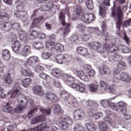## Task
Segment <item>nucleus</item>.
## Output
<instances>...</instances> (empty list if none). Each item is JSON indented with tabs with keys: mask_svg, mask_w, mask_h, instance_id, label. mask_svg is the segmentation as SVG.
<instances>
[{
	"mask_svg": "<svg viewBox=\"0 0 131 131\" xmlns=\"http://www.w3.org/2000/svg\"><path fill=\"white\" fill-rule=\"evenodd\" d=\"M89 88L91 92L92 93H98V94H104L105 92H107V93H111V94H114L118 96V93L116 90L113 87L108 86L107 83L104 81H100L99 84H90L89 85Z\"/></svg>",
	"mask_w": 131,
	"mask_h": 131,
	"instance_id": "f257e3e1",
	"label": "nucleus"
},
{
	"mask_svg": "<svg viewBox=\"0 0 131 131\" xmlns=\"http://www.w3.org/2000/svg\"><path fill=\"white\" fill-rule=\"evenodd\" d=\"M65 14H67L68 16H69V9L67 8L66 10H62L60 13V19L62 26H66L63 30V35L66 36L68 33L70 32V24H66L65 22Z\"/></svg>",
	"mask_w": 131,
	"mask_h": 131,
	"instance_id": "f03ea898",
	"label": "nucleus"
},
{
	"mask_svg": "<svg viewBox=\"0 0 131 131\" xmlns=\"http://www.w3.org/2000/svg\"><path fill=\"white\" fill-rule=\"evenodd\" d=\"M38 33L36 31H33L32 34L29 36L27 35V33L26 32L21 30L18 32L19 37L20 40L21 41H24V42H27L29 41L30 39H34L35 37H38Z\"/></svg>",
	"mask_w": 131,
	"mask_h": 131,
	"instance_id": "7ed1b4c3",
	"label": "nucleus"
},
{
	"mask_svg": "<svg viewBox=\"0 0 131 131\" xmlns=\"http://www.w3.org/2000/svg\"><path fill=\"white\" fill-rule=\"evenodd\" d=\"M40 112L42 114L39 117H36L32 119L31 121L32 124H36L38 122H41L42 121H45L46 120V115H50L52 112L51 108L48 109L40 108Z\"/></svg>",
	"mask_w": 131,
	"mask_h": 131,
	"instance_id": "20e7f679",
	"label": "nucleus"
},
{
	"mask_svg": "<svg viewBox=\"0 0 131 131\" xmlns=\"http://www.w3.org/2000/svg\"><path fill=\"white\" fill-rule=\"evenodd\" d=\"M17 103L18 104L14 110L16 113H20L22 112L23 110L25 109L26 106L28 104V99L26 97H23L20 95L17 97Z\"/></svg>",
	"mask_w": 131,
	"mask_h": 131,
	"instance_id": "39448f33",
	"label": "nucleus"
},
{
	"mask_svg": "<svg viewBox=\"0 0 131 131\" xmlns=\"http://www.w3.org/2000/svg\"><path fill=\"white\" fill-rule=\"evenodd\" d=\"M117 66V69L114 70V75L115 76L113 79L114 82H119L120 79V75H119L120 69H124L125 68V63L124 62L121 61L119 62Z\"/></svg>",
	"mask_w": 131,
	"mask_h": 131,
	"instance_id": "423d86ee",
	"label": "nucleus"
},
{
	"mask_svg": "<svg viewBox=\"0 0 131 131\" xmlns=\"http://www.w3.org/2000/svg\"><path fill=\"white\" fill-rule=\"evenodd\" d=\"M112 15H116L118 17V21L116 25V28H118V31H120V27H121V24H122V12L121 11V8L120 7H118L116 10H115L114 13L113 11L112 12Z\"/></svg>",
	"mask_w": 131,
	"mask_h": 131,
	"instance_id": "0eeeda50",
	"label": "nucleus"
},
{
	"mask_svg": "<svg viewBox=\"0 0 131 131\" xmlns=\"http://www.w3.org/2000/svg\"><path fill=\"white\" fill-rule=\"evenodd\" d=\"M73 124V122L72 121V119L68 117H66L62 118V121L59 122V126L62 130H66V129H67L68 126L72 125Z\"/></svg>",
	"mask_w": 131,
	"mask_h": 131,
	"instance_id": "6e6552de",
	"label": "nucleus"
},
{
	"mask_svg": "<svg viewBox=\"0 0 131 131\" xmlns=\"http://www.w3.org/2000/svg\"><path fill=\"white\" fill-rule=\"evenodd\" d=\"M30 101H32L30 102V104L31 105V110L28 113L29 115L26 117L27 118H29V119L31 118V116H30V115H33V114L36 113V112L38 111V106H39V103H36V102L32 100V99H31Z\"/></svg>",
	"mask_w": 131,
	"mask_h": 131,
	"instance_id": "1a4fd4ad",
	"label": "nucleus"
},
{
	"mask_svg": "<svg viewBox=\"0 0 131 131\" xmlns=\"http://www.w3.org/2000/svg\"><path fill=\"white\" fill-rule=\"evenodd\" d=\"M86 30L88 32L90 33H96L99 35V36H104V37H108L109 36V34L103 32V33L100 31L99 28H93L91 27H88Z\"/></svg>",
	"mask_w": 131,
	"mask_h": 131,
	"instance_id": "9d476101",
	"label": "nucleus"
},
{
	"mask_svg": "<svg viewBox=\"0 0 131 131\" xmlns=\"http://www.w3.org/2000/svg\"><path fill=\"white\" fill-rule=\"evenodd\" d=\"M73 72L74 74H75L76 75H77L78 77L81 79V80H83V81H85L86 82H88L89 80V77L88 76V75H86L83 71L82 70H79L78 71L76 69H73Z\"/></svg>",
	"mask_w": 131,
	"mask_h": 131,
	"instance_id": "9b49d317",
	"label": "nucleus"
},
{
	"mask_svg": "<svg viewBox=\"0 0 131 131\" xmlns=\"http://www.w3.org/2000/svg\"><path fill=\"white\" fill-rule=\"evenodd\" d=\"M8 95L9 98H14L17 97V99L18 97H20V96H21L23 98H25V97L20 94L19 89L16 86L13 87L12 90L8 92Z\"/></svg>",
	"mask_w": 131,
	"mask_h": 131,
	"instance_id": "f8f14e48",
	"label": "nucleus"
},
{
	"mask_svg": "<svg viewBox=\"0 0 131 131\" xmlns=\"http://www.w3.org/2000/svg\"><path fill=\"white\" fill-rule=\"evenodd\" d=\"M100 104L103 107H110L112 109L116 110V105L115 103L112 102L111 99H102L100 100Z\"/></svg>",
	"mask_w": 131,
	"mask_h": 131,
	"instance_id": "ddd939ff",
	"label": "nucleus"
},
{
	"mask_svg": "<svg viewBox=\"0 0 131 131\" xmlns=\"http://www.w3.org/2000/svg\"><path fill=\"white\" fill-rule=\"evenodd\" d=\"M81 20L84 23H91L92 21H95L96 17L92 13L86 14L81 16Z\"/></svg>",
	"mask_w": 131,
	"mask_h": 131,
	"instance_id": "4468645a",
	"label": "nucleus"
},
{
	"mask_svg": "<svg viewBox=\"0 0 131 131\" xmlns=\"http://www.w3.org/2000/svg\"><path fill=\"white\" fill-rule=\"evenodd\" d=\"M85 114L82 110L77 109L74 112L73 119L74 120H80L84 117Z\"/></svg>",
	"mask_w": 131,
	"mask_h": 131,
	"instance_id": "2eb2a0df",
	"label": "nucleus"
},
{
	"mask_svg": "<svg viewBox=\"0 0 131 131\" xmlns=\"http://www.w3.org/2000/svg\"><path fill=\"white\" fill-rule=\"evenodd\" d=\"M105 6H107L108 7L110 6V0H104L102 6L101 8L99 6V13L101 17H103V18L105 17V15L106 14V7H105Z\"/></svg>",
	"mask_w": 131,
	"mask_h": 131,
	"instance_id": "dca6fc26",
	"label": "nucleus"
},
{
	"mask_svg": "<svg viewBox=\"0 0 131 131\" xmlns=\"http://www.w3.org/2000/svg\"><path fill=\"white\" fill-rule=\"evenodd\" d=\"M99 73L101 75H111L112 73V71L109 67L104 65L103 67L100 69Z\"/></svg>",
	"mask_w": 131,
	"mask_h": 131,
	"instance_id": "f3484780",
	"label": "nucleus"
},
{
	"mask_svg": "<svg viewBox=\"0 0 131 131\" xmlns=\"http://www.w3.org/2000/svg\"><path fill=\"white\" fill-rule=\"evenodd\" d=\"M0 29L4 31H9L12 29V23L11 22H3L0 24Z\"/></svg>",
	"mask_w": 131,
	"mask_h": 131,
	"instance_id": "a211bd4d",
	"label": "nucleus"
},
{
	"mask_svg": "<svg viewBox=\"0 0 131 131\" xmlns=\"http://www.w3.org/2000/svg\"><path fill=\"white\" fill-rule=\"evenodd\" d=\"M119 108L118 111H120L121 113H126L127 109L126 108V103L123 101H119L118 102Z\"/></svg>",
	"mask_w": 131,
	"mask_h": 131,
	"instance_id": "6ab92c4d",
	"label": "nucleus"
},
{
	"mask_svg": "<svg viewBox=\"0 0 131 131\" xmlns=\"http://www.w3.org/2000/svg\"><path fill=\"white\" fill-rule=\"evenodd\" d=\"M108 60L110 62H119L122 60V56L119 53H116L114 55L110 57Z\"/></svg>",
	"mask_w": 131,
	"mask_h": 131,
	"instance_id": "aec40b11",
	"label": "nucleus"
},
{
	"mask_svg": "<svg viewBox=\"0 0 131 131\" xmlns=\"http://www.w3.org/2000/svg\"><path fill=\"white\" fill-rule=\"evenodd\" d=\"M36 62H39V58L37 56H32L28 58L26 60L27 65H32Z\"/></svg>",
	"mask_w": 131,
	"mask_h": 131,
	"instance_id": "412c9836",
	"label": "nucleus"
},
{
	"mask_svg": "<svg viewBox=\"0 0 131 131\" xmlns=\"http://www.w3.org/2000/svg\"><path fill=\"white\" fill-rule=\"evenodd\" d=\"M61 73V69L58 68H55L51 71L52 75L56 78H60Z\"/></svg>",
	"mask_w": 131,
	"mask_h": 131,
	"instance_id": "4be33fe9",
	"label": "nucleus"
},
{
	"mask_svg": "<svg viewBox=\"0 0 131 131\" xmlns=\"http://www.w3.org/2000/svg\"><path fill=\"white\" fill-rule=\"evenodd\" d=\"M118 51H120L123 54H127L129 53V48L127 46L121 44L118 46Z\"/></svg>",
	"mask_w": 131,
	"mask_h": 131,
	"instance_id": "5701e85b",
	"label": "nucleus"
},
{
	"mask_svg": "<svg viewBox=\"0 0 131 131\" xmlns=\"http://www.w3.org/2000/svg\"><path fill=\"white\" fill-rule=\"evenodd\" d=\"M46 99L51 102H55L57 100V96L51 92L46 93Z\"/></svg>",
	"mask_w": 131,
	"mask_h": 131,
	"instance_id": "b1692460",
	"label": "nucleus"
},
{
	"mask_svg": "<svg viewBox=\"0 0 131 131\" xmlns=\"http://www.w3.org/2000/svg\"><path fill=\"white\" fill-rule=\"evenodd\" d=\"M118 46L113 44L106 45V50L107 51V52H109L110 53H113V52H116V51H118Z\"/></svg>",
	"mask_w": 131,
	"mask_h": 131,
	"instance_id": "393cba45",
	"label": "nucleus"
},
{
	"mask_svg": "<svg viewBox=\"0 0 131 131\" xmlns=\"http://www.w3.org/2000/svg\"><path fill=\"white\" fill-rule=\"evenodd\" d=\"M2 110L4 112L11 113V114H13V113H15V109L14 108V107L9 105V103H7L6 105L2 108Z\"/></svg>",
	"mask_w": 131,
	"mask_h": 131,
	"instance_id": "a878e982",
	"label": "nucleus"
},
{
	"mask_svg": "<svg viewBox=\"0 0 131 131\" xmlns=\"http://www.w3.org/2000/svg\"><path fill=\"white\" fill-rule=\"evenodd\" d=\"M120 79L122 81H124L125 82H128L130 81V76H129V75L126 73H122L120 75Z\"/></svg>",
	"mask_w": 131,
	"mask_h": 131,
	"instance_id": "bb28decb",
	"label": "nucleus"
},
{
	"mask_svg": "<svg viewBox=\"0 0 131 131\" xmlns=\"http://www.w3.org/2000/svg\"><path fill=\"white\" fill-rule=\"evenodd\" d=\"M2 58L5 61H9L11 58V53L8 50L5 49L2 52Z\"/></svg>",
	"mask_w": 131,
	"mask_h": 131,
	"instance_id": "cd10ccee",
	"label": "nucleus"
},
{
	"mask_svg": "<svg viewBox=\"0 0 131 131\" xmlns=\"http://www.w3.org/2000/svg\"><path fill=\"white\" fill-rule=\"evenodd\" d=\"M33 91L34 93H36L38 96H43V91H42V89L41 86L39 85H36L33 88Z\"/></svg>",
	"mask_w": 131,
	"mask_h": 131,
	"instance_id": "c85d7f7f",
	"label": "nucleus"
},
{
	"mask_svg": "<svg viewBox=\"0 0 131 131\" xmlns=\"http://www.w3.org/2000/svg\"><path fill=\"white\" fill-rule=\"evenodd\" d=\"M21 48V44L17 40H14V43L12 45V50L14 53H17V52H19Z\"/></svg>",
	"mask_w": 131,
	"mask_h": 131,
	"instance_id": "c756f323",
	"label": "nucleus"
},
{
	"mask_svg": "<svg viewBox=\"0 0 131 131\" xmlns=\"http://www.w3.org/2000/svg\"><path fill=\"white\" fill-rule=\"evenodd\" d=\"M29 53H30V46L26 45L21 50V55L24 57H27L29 55Z\"/></svg>",
	"mask_w": 131,
	"mask_h": 131,
	"instance_id": "7c9ffc66",
	"label": "nucleus"
},
{
	"mask_svg": "<svg viewBox=\"0 0 131 131\" xmlns=\"http://www.w3.org/2000/svg\"><path fill=\"white\" fill-rule=\"evenodd\" d=\"M12 79L10 77L5 76L3 79V83L6 88H10L12 85Z\"/></svg>",
	"mask_w": 131,
	"mask_h": 131,
	"instance_id": "2f4dec72",
	"label": "nucleus"
},
{
	"mask_svg": "<svg viewBox=\"0 0 131 131\" xmlns=\"http://www.w3.org/2000/svg\"><path fill=\"white\" fill-rule=\"evenodd\" d=\"M77 52L80 55H82V56H86V55H89L88 49L82 47H78L77 48Z\"/></svg>",
	"mask_w": 131,
	"mask_h": 131,
	"instance_id": "473e14b6",
	"label": "nucleus"
},
{
	"mask_svg": "<svg viewBox=\"0 0 131 131\" xmlns=\"http://www.w3.org/2000/svg\"><path fill=\"white\" fill-rule=\"evenodd\" d=\"M43 19V16L40 17L38 18H34L32 23L31 28H34V27H37V26H38V24H39V22Z\"/></svg>",
	"mask_w": 131,
	"mask_h": 131,
	"instance_id": "72a5a7b5",
	"label": "nucleus"
},
{
	"mask_svg": "<svg viewBox=\"0 0 131 131\" xmlns=\"http://www.w3.org/2000/svg\"><path fill=\"white\" fill-rule=\"evenodd\" d=\"M85 128L88 131H95L97 129V126L94 123H88L85 124Z\"/></svg>",
	"mask_w": 131,
	"mask_h": 131,
	"instance_id": "f704fd0d",
	"label": "nucleus"
},
{
	"mask_svg": "<svg viewBox=\"0 0 131 131\" xmlns=\"http://www.w3.org/2000/svg\"><path fill=\"white\" fill-rule=\"evenodd\" d=\"M10 19V15L7 13H0V22H3V21H7Z\"/></svg>",
	"mask_w": 131,
	"mask_h": 131,
	"instance_id": "c9c22d12",
	"label": "nucleus"
},
{
	"mask_svg": "<svg viewBox=\"0 0 131 131\" xmlns=\"http://www.w3.org/2000/svg\"><path fill=\"white\" fill-rule=\"evenodd\" d=\"M31 84V79L28 78L21 81V84L24 88H28Z\"/></svg>",
	"mask_w": 131,
	"mask_h": 131,
	"instance_id": "e433bc0d",
	"label": "nucleus"
},
{
	"mask_svg": "<svg viewBox=\"0 0 131 131\" xmlns=\"http://www.w3.org/2000/svg\"><path fill=\"white\" fill-rule=\"evenodd\" d=\"M56 61L58 64H63V63L65 62V60L64 59V55H57L56 56Z\"/></svg>",
	"mask_w": 131,
	"mask_h": 131,
	"instance_id": "4c0bfd02",
	"label": "nucleus"
},
{
	"mask_svg": "<svg viewBox=\"0 0 131 131\" xmlns=\"http://www.w3.org/2000/svg\"><path fill=\"white\" fill-rule=\"evenodd\" d=\"M98 126H99V129L101 131L108 130V127L107 126V125L106 124V123L104 122H102V121L99 122Z\"/></svg>",
	"mask_w": 131,
	"mask_h": 131,
	"instance_id": "58836bf2",
	"label": "nucleus"
},
{
	"mask_svg": "<svg viewBox=\"0 0 131 131\" xmlns=\"http://www.w3.org/2000/svg\"><path fill=\"white\" fill-rule=\"evenodd\" d=\"M106 51V45L101 44V43L99 44L97 51L98 53H101V54L104 53Z\"/></svg>",
	"mask_w": 131,
	"mask_h": 131,
	"instance_id": "ea45409f",
	"label": "nucleus"
},
{
	"mask_svg": "<svg viewBox=\"0 0 131 131\" xmlns=\"http://www.w3.org/2000/svg\"><path fill=\"white\" fill-rule=\"evenodd\" d=\"M60 97L63 101H66V100L69 99V94L65 91H62L60 94Z\"/></svg>",
	"mask_w": 131,
	"mask_h": 131,
	"instance_id": "a19ab883",
	"label": "nucleus"
},
{
	"mask_svg": "<svg viewBox=\"0 0 131 131\" xmlns=\"http://www.w3.org/2000/svg\"><path fill=\"white\" fill-rule=\"evenodd\" d=\"M86 89L84 83L81 82H79V88L78 89L77 92H80V93H84Z\"/></svg>",
	"mask_w": 131,
	"mask_h": 131,
	"instance_id": "79ce46f5",
	"label": "nucleus"
},
{
	"mask_svg": "<svg viewBox=\"0 0 131 131\" xmlns=\"http://www.w3.org/2000/svg\"><path fill=\"white\" fill-rule=\"evenodd\" d=\"M52 7H53L52 4L48 3L40 8V11H49L52 9Z\"/></svg>",
	"mask_w": 131,
	"mask_h": 131,
	"instance_id": "37998d69",
	"label": "nucleus"
},
{
	"mask_svg": "<svg viewBox=\"0 0 131 131\" xmlns=\"http://www.w3.org/2000/svg\"><path fill=\"white\" fill-rule=\"evenodd\" d=\"M33 47L36 50H42L43 49V45L40 42H35Z\"/></svg>",
	"mask_w": 131,
	"mask_h": 131,
	"instance_id": "c03bdc74",
	"label": "nucleus"
},
{
	"mask_svg": "<svg viewBox=\"0 0 131 131\" xmlns=\"http://www.w3.org/2000/svg\"><path fill=\"white\" fill-rule=\"evenodd\" d=\"M76 28L78 31H84L85 30V26L80 23H78L76 25Z\"/></svg>",
	"mask_w": 131,
	"mask_h": 131,
	"instance_id": "a18cd8bd",
	"label": "nucleus"
},
{
	"mask_svg": "<svg viewBox=\"0 0 131 131\" xmlns=\"http://www.w3.org/2000/svg\"><path fill=\"white\" fill-rule=\"evenodd\" d=\"M85 5L88 9L89 10H93L94 9V3L92 0H87L85 2Z\"/></svg>",
	"mask_w": 131,
	"mask_h": 131,
	"instance_id": "49530a36",
	"label": "nucleus"
},
{
	"mask_svg": "<svg viewBox=\"0 0 131 131\" xmlns=\"http://www.w3.org/2000/svg\"><path fill=\"white\" fill-rule=\"evenodd\" d=\"M46 48L49 51H53L54 50V43L53 41L48 40L46 43Z\"/></svg>",
	"mask_w": 131,
	"mask_h": 131,
	"instance_id": "de8ad7c7",
	"label": "nucleus"
},
{
	"mask_svg": "<svg viewBox=\"0 0 131 131\" xmlns=\"http://www.w3.org/2000/svg\"><path fill=\"white\" fill-rule=\"evenodd\" d=\"M21 73L24 76H30V77L33 76V73L30 72V70L27 71L26 70H23Z\"/></svg>",
	"mask_w": 131,
	"mask_h": 131,
	"instance_id": "09e8293b",
	"label": "nucleus"
},
{
	"mask_svg": "<svg viewBox=\"0 0 131 131\" xmlns=\"http://www.w3.org/2000/svg\"><path fill=\"white\" fill-rule=\"evenodd\" d=\"M100 42L95 41V42H91V45H90V48L91 49H92V50H98V48H99V46L100 45Z\"/></svg>",
	"mask_w": 131,
	"mask_h": 131,
	"instance_id": "8fccbe9b",
	"label": "nucleus"
},
{
	"mask_svg": "<svg viewBox=\"0 0 131 131\" xmlns=\"http://www.w3.org/2000/svg\"><path fill=\"white\" fill-rule=\"evenodd\" d=\"M10 78H13L15 76V71L13 69H10L8 70V74L6 76Z\"/></svg>",
	"mask_w": 131,
	"mask_h": 131,
	"instance_id": "3c124183",
	"label": "nucleus"
},
{
	"mask_svg": "<svg viewBox=\"0 0 131 131\" xmlns=\"http://www.w3.org/2000/svg\"><path fill=\"white\" fill-rule=\"evenodd\" d=\"M104 121L107 122V123L111 124V125H113V124L115 123V121H113V120L111 119V118L109 117L108 116L104 117Z\"/></svg>",
	"mask_w": 131,
	"mask_h": 131,
	"instance_id": "603ef678",
	"label": "nucleus"
},
{
	"mask_svg": "<svg viewBox=\"0 0 131 131\" xmlns=\"http://www.w3.org/2000/svg\"><path fill=\"white\" fill-rule=\"evenodd\" d=\"M54 113H58V112H60L61 113H63V110L59 104H56L55 107L53 109Z\"/></svg>",
	"mask_w": 131,
	"mask_h": 131,
	"instance_id": "864d4df0",
	"label": "nucleus"
},
{
	"mask_svg": "<svg viewBox=\"0 0 131 131\" xmlns=\"http://www.w3.org/2000/svg\"><path fill=\"white\" fill-rule=\"evenodd\" d=\"M55 50L58 52H62V51H64V46L60 43H58L55 46Z\"/></svg>",
	"mask_w": 131,
	"mask_h": 131,
	"instance_id": "5fc2aeb1",
	"label": "nucleus"
},
{
	"mask_svg": "<svg viewBox=\"0 0 131 131\" xmlns=\"http://www.w3.org/2000/svg\"><path fill=\"white\" fill-rule=\"evenodd\" d=\"M35 128L37 131L45 130L46 128H47V125L45 124H42L35 127Z\"/></svg>",
	"mask_w": 131,
	"mask_h": 131,
	"instance_id": "6e6d98bb",
	"label": "nucleus"
},
{
	"mask_svg": "<svg viewBox=\"0 0 131 131\" xmlns=\"http://www.w3.org/2000/svg\"><path fill=\"white\" fill-rule=\"evenodd\" d=\"M16 8L17 11H21L25 9V5H24V3H19L16 5Z\"/></svg>",
	"mask_w": 131,
	"mask_h": 131,
	"instance_id": "4d7b16f0",
	"label": "nucleus"
},
{
	"mask_svg": "<svg viewBox=\"0 0 131 131\" xmlns=\"http://www.w3.org/2000/svg\"><path fill=\"white\" fill-rule=\"evenodd\" d=\"M51 56H52V54L50 52H43L42 53V58L45 59V60L49 59Z\"/></svg>",
	"mask_w": 131,
	"mask_h": 131,
	"instance_id": "13d9d810",
	"label": "nucleus"
},
{
	"mask_svg": "<svg viewBox=\"0 0 131 131\" xmlns=\"http://www.w3.org/2000/svg\"><path fill=\"white\" fill-rule=\"evenodd\" d=\"M74 130L75 131H85V129H84V128L82 127V126L80 125H76L74 128Z\"/></svg>",
	"mask_w": 131,
	"mask_h": 131,
	"instance_id": "bf43d9fd",
	"label": "nucleus"
},
{
	"mask_svg": "<svg viewBox=\"0 0 131 131\" xmlns=\"http://www.w3.org/2000/svg\"><path fill=\"white\" fill-rule=\"evenodd\" d=\"M63 58L64 60V62H68V61H70L71 59H72V56L70 54H65L63 55Z\"/></svg>",
	"mask_w": 131,
	"mask_h": 131,
	"instance_id": "052dcab7",
	"label": "nucleus"
},
{
	"mask_svg": "<svg viewBox=\"0 0 131 131\" xmlns=\"http://www.w3.org/2000/svg\"><path fill=\"white\" fill-rule=\"evenodd\" d=\"M67 80L68 82H72L75 80V78L70 75H67Z\"/></svg>",
	"mask_w": 131,
	"mask_h": 131,
	"instance_id": "680f3d73",
	"label": "nucleus"
},
{
	"mask_svg": "<svg viewBox=\"0 0 131 131\" xmlns=\"http://www.w3.org/2000/svg\"><path fill=\"white\" fill-rule=\"evenodd\" d=\"M75 11L77 15H79L82 12V8H81V6H77L75 8Z\"/></svg>",
	"mask_w": 131,
	"mask_h": 131,
	"instance_id": "e2e57ef3",
	"label": "nucleus"
},
{
	"mask_svg": "<svg viewBox=\"0 0 131 131\" xmlns=\"http://www.w3.org/2000/svg\"><path fill=\"white\" fill-rule=\"evenodd\" d=\"M83 69L86 72L90 71L92 69V67L90 64H84L83 66Z\"/></svg>",
	"mask_w": 131,
	"mask_h": 131,
	"instance_id": "0e129e2a",
	"label": "nucleus"
},
{
	"mask_svg": "<svg viewBox=\"0 0 131 131\" xmlns=\"http://www.w3.org/2000/svg\"><path fill=\"white\" fill-rule=\"evenodd\" d=\"M34 70L35 72H42L43 71V67L41 66H38Z\"/></svg>",
	"mask_w": 131,
	"mask_h": 131,
	"instance_id": "69168bd1",
	"label": "nucleus"
},
{
	"mask_svg": "<svg viewBox=\"0 0 131 131\" xmlns=\"http://www.w3.org/2000/svg\"><path fill=\"white\" fill-rule=\"evenodd\" d=\"M89 76V77H94V76L96 75V73L95 72V71L94 70H92V69L87 72Z\"/></svg>",
	"mask_w": 131,
	"mask_h": 131,
	"instance_id": "338daca9",
	"label": "nucleus"
},
{
	"mask_svg": "<svg viewBox=\"0 0 131 131\" xmlns=\"http://www.w3.org/2000/svg\"><path fill=\"white\" fill-rule=\"evenodd\" d=\"M131 25V18L128 19V20H126L124 22L123 25V27H127V26H129Z\"/></svg>",
	"mask_w": 131,
	"mask_h": 131,
	"instance_id": "774afa93",
	"label": "nucleus"
}]
</instances>
